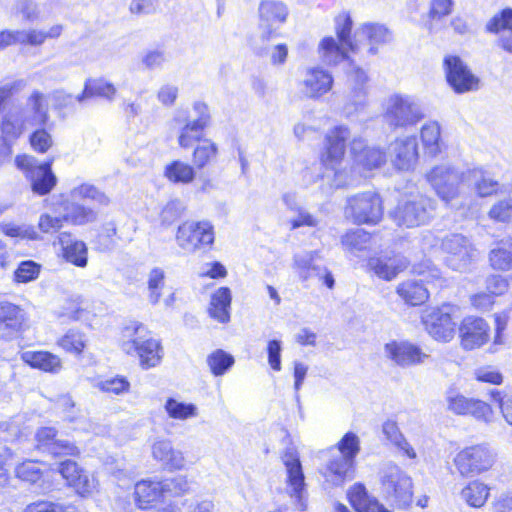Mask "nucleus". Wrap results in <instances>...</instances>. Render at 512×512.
Masks as SVG:
<instances>
[{"instance_id":"nucleus-1","label":"nucleus","mask_w":512,"mask_h":512,"mask_svg":"<svg viewBox=\"0 0 512 512\" xmlns=\"http://www.w3.org/2000/svg\"><path fill=\"white\" fill-rule=\"evenodd\" d=\"M204 111L194 120L187 121L179 130L177 143L183 150H192V164L180 159L170 161L163 170V176L172 184L188 185L194 182L197 170L211 166L218 157L219 147L206 137L211 116L205 105L198 104Z\"/></svg>"},{"instance_id":"nucleus-2","label":"nucleus","mask_w":512,"mask_h":512,"mask_svg":"<svg viewBox=\"0 0 512 512\" xmlns=\"http://www.w3.org/2000/svg\"><path fill=\"white\" fill-rule=\"evenodd\" d=\"M120 347L126 355L136 356L144 370L160 365L164 356L161 340L138 321H130L121 328Z\"/></svg>"},{"instance_id":"nucleus-3","label":"nucleus","mask_w":512,"mask_h":512,"mask_svg":"<svg viewBox=\"0 0 512 512\" xmlns=\"http://www.w3.org/2000/svg\"><path fill=\"white\" fill-rule=\"evenodd\" d=\"M189 490L188 480L183 476L161 480L146 478L134 484L132 500L138 510L148 511L165 498L181 497Z\"/></svg>"},{"instance_id":"nucleus-4","label":"nucleus","mask_w":512,"mask_h":512,"mask_svg":"<svg viewBox=\"0 0 512 512\" xmlns=\"http://www.w3.org/2000/svg\"><path fill=\"white\" fill-rule=\"evenodd\" d=\"M385 214L384 199L375 190L357 192L349 196L344 206V215L356 226H376Z\"/></svg>"},{"instance_id":"nucleus-5","label":"nucleus","mask_w":512,"mask_h":512,"mask_svg":"<svg viewBox=\"0 0 512 512\" xmlns=\"http://www.w3.org/2000/svg\"><path fill=\"white\" fill-rule=\"evenodd\" d=\"M497 462L496 451L487 443H477L459 449L452 463L462 478L488 473Z\"/></svg>"},{"instance_id":"nucleus-6","label":"nucleus","mask_w":512,"mask_h":512,"mask_svg":"<svg viewBox=\"0 0 512 512\" xmlns=\"http://www.w3.org/2000/svg\"><path fill=\"white\" fill-rule=\"evenodd\" d=\"M393 39L392 32L379 23H364L353 35L349 50L359 62H366Z\"/></svg>"},{"instance_id":"nucleus-7","label":"nucleus","mask_w":512,"mask_h":512,"mask_svg":"<svg viewBox=\"0 0 512 512\" xmlns=\"http://www.w3.org/2000/svg\"><path fill=\"white\" fill-rule=\"evenodd\" d=\"M416 273L419 276H425V279H404L395 287L396 295L407 307H420L426 304L430 299V292L426 284L434 281H444L436 267L425 266Z\"/></svg>"},{"instance_id":"nucleus-8","label":"nucleus","mask_w":512,"mask_h":512,"mask_svg":"<svg viewBox=\"0 0 512 512\" xmlns=\"http://www.w3.org/2000/svg\"><path fill=\"white\" fill-rule=\"evenodd\" d=\"M175 241L187 253L209 251L215 241L214 227L209 221L186 220L178 226Z\"/></svg>"},{"instance_id":"nucleus-9","label":"nucleus","mask_w":512,"mask_h":512,"mask_svg":"<svg viewBox=\"0 0 512 512\" xmlns=\"http://www.w3.org/2000/svg\"><path fill=\"white\" fill-rule=\"evenodd\" d=\"M455 313V305L442 303L427 309L421 317V322L434 340L448 343L453 340L457 332Z\"/></svg>"},{"instance_id":"nucleus-10","label":"nucleus","mask_w":512,"mask_h":512,"mask_svg":"<svg viewBox=\"0 0 512 512\" xmlns=\"http://www.w3.org/2000/svg\"><path fill=\"white\" fill-rule=\"evenodd\" d=\"M53 161V158H49L37 164L35 158L28 154H18L14 159L16 167L30 181L32 191L39 196L47 195L57 184V178L52 172Z\"/></svg>"},{"instance_id":"nucleus-11","label":"nucleus","mask_w":512,"mask_h":512,"mask_svg":"<svg viewBox=\"0 0 512 512\" xmlns=\"http://www.w3.org/2000/svg\"><path fill=\"white\" fill-rule=\"evenodd\" d=\"M349 138L350 129L346 125H336L325 133L318 155L324 169L336 170L342 164Z\"/></svg>"},{"instance_id":"nucleus-12","label":"nucleus","mask_w":512,"mask_h":512,"mask_svg":"<svg viewBox=\"0 0 512 512\" xmlns=\"http://www.w3.org/2000/svg\"><path fill=\"white\" fill-rule=\"evenodd\" d=\"M443 70L446 82L457 94L478 90L480 79L468 64L458 55L449 54L443 58Z\"/></svg>"},{"instance_id":"nucleus-13","label":"nucleus","mask_w":512,"mask_h":512,"mask_svg":"<svg viewBox=\"0 0 512 512\" xmlns=\"http://www.w3.org/2000/svg\"><path fill=\"white\" fill-rule=\"evenodd\" d=\"M459 345L464 351H474L487 345L491 340L489 322L478 315L463 317L457 327Z\"/></svg>"},{"instance_id":"nucleus-14","label":"nucleus","mask_w":512,"mask_h":512,"mask_svg":"<svg viewBox=\"0 0 512 512\" xmlns=\"http://www.w3.org/2000/svg\"><path fill=\"white\" fill-rule=\"evenodd\" d=\"M29 327V316L21 305L9 300H0L1 341L9 342L23 338Z\"/></svg>"},{"instance_id":"nucleus-15","label":"nucleus","mask_w":512,"mask_h":512,"mask_svg":"<svg viewBox=\"0 0 512 512\" xmlns=\"http://www.w3.org/2000/svg\"><path fill=\"white\" fill-rule=\"evenodd\" d=\"M289 17V8L281 0H261L258 7L259 29L261 40L270 41L281 34L278 27L286 23Z\"/></svg>"},{"instance_id":"nucleus-16","label":"nucleus","mask_w":512,"mask_h":512,"mask_svg":"<svg viewBox=\"0 0 512 512\" xmlns=\"http://www.w3.org/2000/svg\"><path fill=\"white\" fill-rule=\"evenodd\" d=\"M367 271L377 278L390 282L408 270L410 260L400 252H385L367 259Z\"/></svg>"},{"instance_id":"nucleus-17","label":"nucleus","mask_w":512,"mask_h":512,"mask_svg":"<svg viewBox=\"0 0 512 512\" xmlns=\"http://www.w3.org/2000/svg\"><path fill=\"white\" fill-rule=\"evenodd\" d=\"M426 179L436 194L445 202L455 199L459 195V185L465 181L463 173L455 169L437 165L426 175Z\"/></svg>"},{"instance_id":"nucleus-18","label":"nucleus","mask_w":512,"mask_h":512,"mask_svg":"<svg viewBox=\"0 0 512 512\" xmlns=\"http://www.w3.org/2000/svg\"><path fill=\"white\" fill-rule=\"evenodd\" d=\"M27 124V119L21 111H10L1 117L0 136L3 147L0 148V166L11 158L12 145L24 134Z\"/></svg>"},{"instance_id":"nucleus-19","label":"nucleus","mask_w":512,"mask_h":512,"mask_svg":"<svg viewBox=\"0 0 512 512\" xmlns=\"http://www.w3.org/2000/svg\"><path fill=\"white\" fill-rule=\"evenodd\" d=\"M423 117V113L415 104L401 96H393L385 112V119L394 130L415 126Z\"/></svg>"},{"instance_id":"nucleus-20","label":"nucleus","mask_w":512,"mask_h":512,"mask_svg":"<svg viewBox=\"0 0 512 512\" xmlns=\"http://www.w3.org/2000/svg\"><path fill=\"white\" fill-rule=\"evenodd\" d=\"M57 471L67 488L72 489L82 498L91 496L95 490V483L87 472L74 460L65 459L57 465Z\"/></svg>"},{"instance_id":"nucleus-21","label":"nucleus","mask_w":512,"mask_h":512,"mask_svg":"<svg viewBox=\"0 0 512 512\" xmlns=\"http://www.w3.org/2000/svg\"><path fill=\"white\" fill-rule=\"evenodd\" d=\"M387 497L392 498L398 507L411 504L413 497V484L411 478L399 468L395 467L385 473L381 479Z\"/></svg>"},{"instance_id":"nucleus-22","label":"nucleus","mask_w":512,"mask_h":512,"mask_svg":"<svg viewBox=\"0 0 512 512\" xmlns=\"http://www.w3.org/2000/svg\"><path fill=\"white\" fill-rule=\"evenodd\" d=\"M424 199L399 202L391 212V218L399 227L414 228L425 224L429 219Z\"/></svg>"},{"instance_id":"nucleus-23","label":"nucleus","mask_w":512,"mask_h":512,"mask_svg":"<svg viewBox=\"0 0 512 512\" xmlns=\"http://www.w3.org/2000/svg\"><path fill=\"white\" fill-rule=\"evenodd\" d=\"M387 357L398 366H416L424 363L429 354L419 345L408 340H392L385 344Z\"/></svg>"},{"instance_id":"nucleus-24","label":"nucleus","mask_w":512,"mask_h":512,"mask_svg":"<svg viewBox=\"0 0 512 512\" xmlns=\"http://www.w3.org/2000/svg\"><path fill=\"white\" fill-rule=\"evenodd\" d=\"M448 410L458 416H472L478 420L488 422L492 415V407L485 401L468 398L459 393H452L447 397Z\"/></svg>"},{"instance_id":"nucleus-25","label":"nucleus","mask_w":512,"mask_h":512,"mask_svg":"<svg viewBox=\"0 0 512 512\" xmlns=\"http://www.w3.org/2000/svg\"><path fill=\"white\" fill-rule=\"evenodd\" d=\"M442 250L447 255L446 259L453 269L468 266L474 257V246L463 235L452 234L442 241Z\"/></svg>"},{"instance_id":"nucleus-26","label":"nucleus","mask_w":512,"mask_h":512,"mask_svg":"<svg viewBox=\"0 0 512 512\" xmlns=\"http://www.w3.org/2000/svg\"><path fill=\"white\" fill-rule=\"evenodd\" d=\"M485 32L500 35L497 44L505 52L512 54V8L497 11L485 24Z\"/></svg>"},{"instance_id":"nucleus-27","label":"nucleus","mask_w":512,"mask_h":512,"mask_svg":"<svg viewBox=\"0 0 512 512\" xmlns=\"http://www.w3.org/2000/svg\"><path fill=\"white\" fill-rule=\"evenodd\" d=\"M20 358L29 368L45 374L56 375L64 368L62 358L49 350H28Z\"/></svg>"},{"instance_id":"nucleus-28","label":"nucleus","mask_w":512,"mask_h":512,"mask_svg":"<svg viewBox=\"0 0 512 512\" xmlns=\"http://www.w3.org/2000/svg\"><path fill=\"white\" fill-rule=\"evenodd\" d=\"M465 181L473 185L475 194L480 198L497 195L501 185L493 173L483 167H473L463 172Z\"/></svg>"},{"instance_id":"nucleus-29","label":"nucleus","mask_w":512,"mask_h":512,"mask_svg":"<svg viewBox=\"0 0 512 512\" xmlns=\"http://www.w3.org/2000/svg\"><path fill=\"white\" fill-rule=\"evenodd\" d=\"M350 152L353 159L367 171L378 169L386 163L385 152L380 148L367 146L361 138L351 140Z\"/></svg>"},{"instance_id":"nucleus-30","label":"nucleus","mask_w":512,"mask_h":512,"mask_svg":"<svg viewBox=\"0 0 512 512\" xmlns=\"http://www.w3.org/2000/svg\"><path fill=\"white\" fill-rule=\"evenodd\" d=\"M57 347L66 355L82 359L89 350V338L80 329L70 328L56 340Z\"/></svg>"},{"instance_id":"nucleus-31","label":"nucleus","mask_w":512,"mask_h":512,"mask_svg":"<svg viewBox=\"0 0 512 512\" xmlns=\"http://www.w3.org/2000/svg\"><path fill=\"white\" fill-rule=\"evenodd\" d=\"M70 232L60 233L58 242L61 246L62 258L71 265L84 268L88 264V248L81 240H71Z\"/></svg>"},{"instance_id":"nucleus-32","label":"nucleus","mask_w":512,"mask_h":512,"mask_svg":"<svg viewBox=\"0 0 512 512\" xmlns=\"http://www.w3.org/2000/svg\"><path fill=\"white\" fill-rule=\"evenodd\" d=\"M347 500L356 512H390L376 497L371 496L366 486L357 482L347 491Z\"/></svg>"},{"instance_id":"nucleus-33","label":"nucleus","mask_w":512,"mask_h":512,"mask_svg":"<svg viewBox=\"0 0 512 512\" xmlns=\"http://www.w3.org/2000/svg\"><path fill=\"white\" fill-rule=\"evenodd\" d=\"M152 456L168 471L181 470L185 466L182 452L175 450L167 440L156 441L153 444Z\"/></svg>"},{"instance_id":"nucleus-34","label":"nucleus","mask_w":512,"mask_h":512,"mask_svg":"<svg viewBox=\"0 0 512 512\" xmlns=\"http://www.w3.org/2000/svg\"><path fill=\"white\" fill-rule=\"evenodd\" d=\"M418 161V148L414 136L395 141L394 166L397 170H410Z\"/></svg>"},{"instance_id":"nucleus-35","label":"nucleus","mask_w":512,"mask_h":512,"mask_svg":"<svg viewBox=\"0 0 512 512\" xmlns=\"http://www.w3.org/2000/svg\"><path fill=\"white\" fill-rule=\"evenodd\" d=\"M322 59L328 65H337L342 61L353 64L356 56H353L348 49L337 41L333 36L324 37L318 46Z\"/></svg>"},{"instance_id":"nucleus-36","label":"nucleus","mask_w":512,"mask_h":512,"mask_svg":"<svg viewBox=\"0 0 512 512\" xmlns=\"http://www.w3.org/2000/svg\"><path fill=\"white\" fill-rule=\"evenodd\" d=\"M303 85L308 97L317 99L332 89L333 77L321 68H310Z\"/></svg>"},{"instance_id":"nucleus-37","label":"nucleus","mask_w":512,"mask_h":512,"mask_svg":"<svg viewBox=\"0 0 512 512\" xmlns=\"http://www.w3.org/2000/svg\"><path fill=\"white\" fill-rule=\"evenodd\" d=\"M30 114L25 116L30 126H45L49 122L47 97L39 90H33L27 98Z\"/></svg>"},{"instance_id":"nucleus-38","label":"nucleus","mask_w":512,"mask_h":512,"mask_svg":"<svg viewBox=\"0 0 512 512\" xmlns=\"http://www.w3.org/2000/svg\"><path fill=\"white\" fill-rule=\"evenodd\" d=\"M232 296L228 287L218 288L211 296L209 315L219 323L226 324L230 321Z\"/></svg>"},{"instance_id":"nucleus-39","label":"nucleus","mask_w":512,"mask_h":512,"mask_svg":"<svg viewBox=\"0 0 512 512\" xmlns=\"http://www.w3.org/2000/svg\"><path fill=\"white\" fill-rule=\"evenodd\" d=\"M115 94V86L106 79L102 77L88 78L84 83L82 92L76 96V100L78 102L92 98H104L111 100L114 98Z\"/></svg>"},{"instance_id":"nucleus-40","label":"nucleus","mask_w":512,"mask_h":512,"mask_svg":"<svg viewBox=\"0 0 512 512\" xmlns=\"http://www.w3.org/2000/svg\"><path fill=\"white\" fill-rule=\"evenodd\" d=\"M283 463L287 470V484L292 488L295 495L300 496L305 483L301 462L297 453L293 450H286L283 455Z\"/></svg>"},{"instance_id":"nucleus-41","label":"nucleus","mask_w":512,"mask_h":512,"mask_svg":"<svg viewBox=\"0 0 512 512\" xmlns=\"http://www.w3.org/2000/svg\"><path fill=\"white\" fill-rule=\"evenodd\" d=\"M420 140L423 153L428 157H435L443 146L440 125L434 121L424 124L420 130Z\"/></svg>"},{"instance_id":"nucleus-42","label":"nucleus","mask_w":512,"mask_h":512,"mask_svg":"<svg viewBox=\"0 0 512 512\" xmlns=\"http://www.w3.org/2000/svg\"><path fill=\"white\" fill-rule=\"evenodd\" d=\"M372 236L373 233L363 228L348 229L341 236L340 243L345 251L357 254L369 248Z\"/></svg>"},{"instance_id":"nucleus-43","label":"nucleus","mask_w":512,"mask_h":512,"mask_svg":"<svg viewBox=\"0 0 512 512\" xmlns=\"http://www.w3.org/2000/svg\"><path fill=\"white\" fill-rule=\"evenodd\" d=\"M48 469L49 465L44 461L26 459L16 466L15 476L23 482L35 484L44 478Z\"/></svg>"},{"instance_id":"nucleus-44","label":"nucleus","mask_w":512,"mask_h":512,"mask_svg":"<svg viewBox=\"0 0 512 512\" xmlns=\"http://www.w3.org/2000/svg\"><path fill=\"white\" fill-rule=\"evenodd\" d=\"M464 501L473 508H481L490 496V487L479 479L469 481L461 490Z\"/></svg>"},{"instance_id":"nucleus-45","label":"nucleus","mask_w":512,"mask_h":512,"mask_svg":"<svg viewBox=\"0 0 512 512\" xmlns=\"http://www.w3.org/2000/svg\"><path fill=\"white\" fill-rule=\"evenodd\" d=\"M206 363L211 374L215 377L223 376L234 365L233 355L223 349H216L208 354Z\"/></svg>"},{"instance_id":"nucleus-46","label":"nucleus","mask_w":512,"mask_h":512,"mask_svg":"<svg viewBox=\"0 0 512 512\" xmlns=\"http://www.w3.org/2000/svg\"><path fill=\"white\" fill-rule=\"evenodd\" d=\"M355 462L339 456L330 460L326 466L327 475L337 484H342L346 479L353 477Z\"/></svg>"},{"instance_id":"nucleus-47","label":"nucleus","mask_w":512,"mask_h":512,"mask_svg":"<svg viewBox=\"0 0 512 512\" xmlns=\"http://www.w3.org/2000/svg\"><path fill=\"white\" fill-rule=\"evenodd\" d=\"M489 264L494 270L509 271L512 269V243L500 242L489 253Z\"/></svg>"},{"instance_id":"nucleus-48","label":"nucleus","mask_w":512,"mask_h":512,"mask_svg":"<svg viewBox=\"0 0 512 512\" xmlns=\"http://www.w3.org/2000/svg\"><path fill=\"white\" fill-rule=\"evenodd\" d=\"M118 238L116 222L103 223L95 236V248L99 252L110 251L115 247Z\"/></svg>"},{"instance_id":"nucleus-49","label":"nucleus","mask_w":512,"mask_h":512,"mask_svg":"<svg viewBox=\"0 0 512 512\" xmlns=\"http://www.w3.org/2000/svg\"><path fill=\"white\" fill-rule=\"evenodd\" d=\"M297 270L299 277L302 281L308 280L313 271L316 272V275L319 277L320 281H322L323 285L328 289L332 290L335 286V280L333 274L330 270L325 269L324 273L320 275L319 268L313 265L310 261H301L297 263Z\"/></svg>"},{"instance_id":"nucleus-50","label":"nucleus","mask_w":512,"mask_h":512,"mask_svg":"<svg viewBox=\"0 0 512 512\" xmlns=\"http://www.w3.org/2000/svg\"><path fill=\"white\" fill-rule=\"evenodd\" d=\"M41 265L33 260H25L18 264L13 272L14 283H28L39 277Z\"/></svg>"},{"instance_id":"nucleus-51","label":"nucleus","mask_w":512,"mask_h":512,"mask_svg":"<svg viewBox=\"0 0 512 512\" xmlns=\"http://www.w3.org/2000/svg\"><path fill=\"white\" fill-rule=\"evenodd\" d=\"M164 408L172 419L185 420L196 415V406L194 404L178 402L174 398H168Z\"/></svg>"},{"instance_id":"nucleus-52","label":"nucleus","mask_w":512,"mask_h":512,"mask_svg":"<svg viewBox=\"0 0 512 512\" xmlns=\"http://www.w3.org/2000/svg\"><path fill=\"white\" fill-rule=\"evenodd\" d=\"M488 217L495 223L512 222V198L495 202L488 211Z\"/></svg>"},{"instance_id":"nucleus-53","label":"nucleus","mask_w":512,"mask_h":512,"mask_svg":"<svg viewBox=\"0 0 512 512\" xmlns=\"http://www.w3.org/2000/svg\"><path fill=\"white\" fill-rule=\"evenodd\" d=\"M352 29L353 21L349 13H342L336 18L335 33L337 39L347 49H349V45L353 42ZM348 51L350 52V50Z\"/></svg>"},{"instance_id":"nucleus-54","label":"nucleus","mask_w":512,"mask_h":512,"mask_svg":"<svg viewBox=\"0 0 512 512\" xmlns=\"http://www.w3.org/2000/svg\"><path fill=\"white\" fill-rule=\"evenodd\" d=\"M89 303L81 297H72L67 300V306L64 308L63 316L68 321H79L89 313Z\"/></svg>"},{"instance_id":"nucleus-55","label":"nucleus","mask_w":512,"mask_h":512,"mask_svg":"<svg viewBox=\"0 0 512 512\" xmlns=\"http://www.w3.org/2000/svg\"><path fill=\"white\" fill-rule=\"evenodd\" d=\"M164 287L165 272L161 268L152 269L148 279L149 299L151 303L156 304L159 302Z\"/></svg>"},{"instance_id":"nucleus-56","label":"nucleus","mask_w":512,"mask_h":512,"mask_svg":"<svg viewBox=\"0 0 512 512\" xmlns=\"http://www.w3.org/2000/svg\"><path fill=\"white\" fill-rule=\"evenodd\" d=\"M336 447L342 457L355 462V458L360 451V441L357 435L352 432H347L339 440Z\"/></svg>"},{"instance_id":"nucleus-57","label":"nucleus","mask_w":512,"mask_h":512,"mask_svg":"<svg viewBox=\"0 0 512 512\" xmlns=\"http://www.w3.org/2000/svg\"><path fill=\"white\" fill-rule=\"evenodd\" d=\"M40 127L41 128L35 129L29 135L28 141L31 148L35 152L39 154H44L47 151H49V149L52 147L53 139L51 134L46 129L43 128L44 126Z\"/></svg>"},{"instance_id":"nucleus-58","label":"nucleus","mask_w":512,"mask_h":512,"mask_svg":"<svg viewBox=\"0 0 512 512\" xmlns=\"http://www.w3.org/2000/svg\"><path fill=\"white\" fill-rule=\"evenodd\" d=\"M24 512H79L74 505H63L48 500H38L26 506Z\"/></svg>"},{"instance_id":"nucleus-59","label":"nucleus","mask_w":512,"mask_h":512,"mask_svg":"<svg viewBox=\"0 0 512 512\" xmlns=\"http://www.w3.org/2000/svg\"><path fill=\"white\" fill-rule=\"evenodd\" d=\"M99 389L107 394L120 395L128 393L130 390V382L125 376H114L99 382Z\"/></svg>"},{"instance_id":"nucleus-60","label":"nucleus","mask_w":512,"mask_h":512,"mask_svg":"<svg viewBox=\"0 0 512 512\" xmlns=\"http://www.w3.org/2000/svg\"><path fill=\"white\" fill-rule=\"evenodd\" d=\"M66 223L74 226H81L93 222L96 219V213L84 205H76L70 213L64 214Z\"/></svg>"},{"instance_id":"nucleus-61","label":"nucleus","mask_w":512,"mask_h":512,"mask_svg":"<svg viewBox=\"0 0 512 512\" xmlns=\"http://www.w3.org/2000/svg\"><path fill=\"white\" fill-rule=\"evenodd\" d=\"M61 28L59 26L52 27L49 32L30 30L25 34V38H20V44H28L31 46H39L48 38H56L60 35Z\"/></svg>"},{"instance_id":"nucleus-62","label":"nucleus","mask_w":512,"mask_h":512,"mask_svg":"<svg viewBox=\"0 0 512 512\" xmlns=\"http://www.w3.org/2000/svg\"><path fill=\"white\" fill-rule=\"evenodd\" d=\"M489 396L491 401L498 406L506 421L512 425V397L500 390H491Z\"/></svg>"},{"instance_id":"nucleus-63","label":"nucleus","mask_w":512,"mask_h":512,"mask_svg":"<svg viewBox=\"0 0 512 512\" xmlns=\"http://www.w3.org/2000/svg\"><path fill=\"white\" fill-rule=\"evenodd\" d=\"M49 452L55 459L62 457L78 458L80 456V449L74 443L64 440H56Z\"/></svg>"},{"instance_id":"nucleus-64","label":"nucleus","mask_w":512,"mask_h":512,"mask_svg":"<svg viewBox=\"0 0 512 512\" xmlns=\"http://www.w3.org/2000/svg\"><path fill=\"white\" fill-rule=\"evenodd\" d=\"M65 216H52L44 213L40 216L38 221V229L45 234H53L58 232L66 223Z\"/></svg>"}]
</instances>
